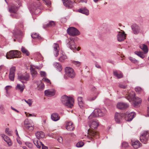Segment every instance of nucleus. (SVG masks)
I'll return each mask as SVG.
<instances>
[{
    "label": "nucleus",
    "mask_w": 149,
    "mask_h": 149,
    "mask_svg": "<svg viewBox=\"0 0 149 149\" xmlns=\"http://www.w3.org/2000/svg\"><path fill=\"white\" fill-rule=\"evenodd\" d=\"M135 94L134 92L132 91L126 97V98L130 102H133V105L134 107H137L141 102V100L140 98L135 97Z\"/></svg>",
    "instance_id": "obj_1"
},
{
    "label": "nucleus",
    "mask_w": 149,
    "mask_h": 149,
    "mask_svg": "<svg viewBox=\"0 0 149 149\" xmlns=\"http://www.w3.org/2000/svg\"><path fill=\"white\" fill-rule=\"evenodd\" d=\"M61 100L62 103L68 108H71L73 107L74 100L72 97L64 95L61 97Z\"/></svg>",
    "instance_id": "obj_2"
},
{
    "label": "nucleus",
    "mask_w": 149,
    "mask_h": 149,
    "mask_svg": "<svg viewBox=\"0 0 149 149\" xmlns=\"http://www.w3.org/2000/svg\"><path fill=\"white\" fill-rule=\"evenodd\" d=\"M106 113V110L105 109H95L92 113L88 117V118L91 119L92 117H96L98 116H103L105 115Z\"/></svg>",
    "instance_id": "obj_3"
},
{
    "label": "nucleus",
    "mask_w": 149,
    "mask_h": 149,
    "mask_svg": "<svg viewBox=\"0 0 149 149\" xmlns=\"http://www.w3.org/2000/svg\"><path fill=\"white\" fill-rule=\"evenodd\" d=\"M20 52L16 50H13L7 52L6 55V57L7 59H12L15 58H20Z\"/></svg>",
    "instance_id": "obj_4"
},
{
    "label": "nucleus",
    "mask_w": 149,
    "mask_h": 149,
    "mask_svg": "<svg viewBox=\"0 0 149 149\" xmlns=\"http://www.w3.org/2000/svg\"><path fill=\"white\" fill-rule=\"evenodd\" d=\"M65 74L64 76L65 79H67V78L66 76L71 78H73L75 76V72L72 68L66 67L65 69Z\"/></svg>",
    "instance_id": "obj_5"
},
{
    "label": "nucleus",
    "mask_w": 149,
    "mask_h": 149,
    "mask_svg": "<svg viewBox=\"0 0 149 149\" xmlns=\"http://www.w3.org/2000/svg\"><path fill=\"white\" fill-rule=\"evenodd\" d=\"M24 125L26 129L29 132H32L34 128V124L33 122L27 119L25 120Z\"/></svg>",
    "instance_id": "obj_6"
},
{
    "label": "nucleus",
    "mask_w": 149,
    "mask_h": 149,
    "mask_svg": "<svg viewBox=\"0 0 149 149\" xmlns=\"http://www.w3.org/2000/svg\"><path fill=\"white\" fill-rule=\"evenodd\" d=\"M67 31L69 35L72 36H77L80 34L79 31L77 29L72 27L68 28Z\"/></svg>",
    "instance_id": "obj_7"
},
{
    "label": "nucleus",
    "mask_w": 149,
    "mask_h": 149,
    "mask_svg": "<svg viewBox=\"0 0 149 149\" xmlns=\"http://www.w3.org/2000/svg\"><path fill=\"white\" fill-rule=\"evenodd\" d=\"M88 137L91 141L93 140V137L96 139L99 138L98 133L94 131L91 130V129H89L88 130Z\"/></svg>",
    "instance_id": "obj_8"
},
{
    "label": "nucleus",
    "mask_w": 149,
    "mask_h": 149,
    "mask_svg": "<svg viewBox=\"0 0 149 149\" xmlns=\"http://www.w3.org/2000/svg\"><path fill=\"white\" fill-rule=\"evenodd\" d=\"M149 139V133L147 131H144L140 137V141L144 143H146Z\"/></svg>",
    "instance_id": "obj_9"
},
{
    "label": "nucleus",
    "mask_w": 149,
    "mask_h": 149,
    "mask_svg": "<svg viewBox=\"0 0 149 149\" xmlns=\"http://www.w3.org/2000/svg\"><path fill=\"white\" fill-rule=\"evenodd\" d=\"M15 70L16 68L15 66L12 67L10 69L9 77L11 81H14V80Z\"/></svg>",
    "instance_id": "obj_10"
},
{
    "label": "nucleus",
    "mask_w": 149,
    "mask_h": 149,
    "mask_svg": "<svg viewBox=\"0 0 149 149\" xmlns=\"http://www.w3.org/2000/svg\"><path fill=\"white\" fill-rule=\"evenodd\" d=\"M67 46L71 49L76 50L77 49L76 46L74 41L72 39H70L68 40V42L67 43Z\"/></svg>",
    "instance_id": "obj_11"
},
{
    "label": "nucleus",
    "mask_w": 149,
    "mask_h": 149,
    "mask_svg": "<svg viewBox=\"0 0 149 149\" xmlns=\"http://www.w3.org/2000/svg\"><path fill=\"white\" fill-rule=\"evenodd\" d=\"M124 116V114L123 113H116L115 115V119L116 123H120Z\"/></svg>",
    "instance_id": "obj_12"
},
{
    "label": "nucleus",
    "mask_w": 149,
    "mask_h": 149,
    "mask_svg": "<svg viewBox=\"0 0 149 149\" xmlns=\"http://www.w3.org/2000/svg\"><path fill=\"white\" fill-rule=\"evenodd\" d=\"M18 7L16 5L12 4L9 6L8 10L10 13H15L18 10Z\"/></svg>",
    "instance_id": "obj_13"
},
{
    "label": "nucleus",
    "mask_w": 149,
    "mask_h": 149,
    "mask_svg": "<svg viewBox=\"0 0 149 149\" xmlns=\"http://www.w3.org/2000/svg\"><path fill=\"white\" fill-rule=\"evenodd\" d=\"M131 28L133 33L134 34H138L140 30L139 27L136 24H134L131 26Z\"/></svg>",
    "instance_id": "obj_14"
},
{
    "label": "nucleus",
    "mask_w": 149,
    "mask_h": 149,
    "mask_svg": "<svg viewBox=\"0 0 149 149\" xmlns=\"http://www.w3.org/2000/svg\"><path fill=\"white\" fill-rule=\"evenodd\" d=\"M29 75L28 74H24L19 75H18V79L22 82L24 83V82L22 80H24L25 81H28L29 79Z\"/></svg>",
    "instance_id": "obj_15"
},
{
    "label": "nucleus",
    "mask_w": 149,
    "mask_h": 149,
    "mask_svg": "<svg viewBox=\"0 0 149 149\" xmlns=\"http://www.w3.org/2000/svg\"><path fill=\"white\" fill-rule=\"evenodd\" d=\"M132 146L135 149H137L141 147L142 145L138 140H132Z\"/></svg>",
    "instance_id": "obj_16"
},
{
    "label": "nucleus",
    "mask_w": 149,
    "mask_h": 149,
    "mask_svg": "<svg viewBox=\"0 0 149 149\" xmlns=\"http://www.w3.org/2000/svg\"><path fill=\"white\" fill-rule=\"evenodd\" d=\"M117 107L118 109H125L127 108L129 105L127 103L120 102L117 104Z\"/></svg>",
    "instance_id": "obj_17"
},
{
    "label": "nucleus",
    "mask_w": 149,
    "mask_h": 149,
    "mask_svg": "<svg viewBox=\"0 0 149 149\" xmlns=\"http://www.w3.org/2000/svg\"><path fill=\"white\" fill-rule=\"evenodd\" d=\"M65 128L68 131H71L73 130L74 127L72 123L69 121L66 123Z\"/></svg>",
    "instance_id": "obj_18"
},
{
    "label": "nucleus",
    "mask_w": 149,
    "mask_h": 149,
    "mask_svg": "<svg viewBox=\"0 0 149 149\" xmlns=\"http://www.w3.org/2000/svg\"><path fill=\"white\" fill-rule=\"evenodd\" d=\"M99 125V123L97 120H93L89 124V126L91 129H95L97 128Z\"/></svg>",
    "instance_id": "obj_19"
},
{
    "label": "nucleus",
    "mask_w": 149,
    "mask_h": 149,
    "mask_svg": "<svg viewBox=\"0 0 149 149\" xmlns=\"http://www.w3.org/2000/svg\"><path fill=\"white\" fill-rule=\"evenodd\" d=\"M55 91L53 89H48L45 91V95L48 97L53 96L55 94Z\"/></svg>",
    "instance_id": "obj_20"
},
{
    "label": "nucleus",
    "mask_w": 149,
    "mask_h": 149,
    "mask_svg": "<svg viewBox=\"0 0 149 149\" xmlns=\"http://www.w3.org/2000/svg\"><path fill=\"white\" fill-rule=\"evenodd\" d=\"M64 5L68 8H71L73 6V3L70 0H63Z\"/></svg>",
    "instance_id": "obj_21"
},
{
    "label": "nucleus",
    "mask_w": 149,
    "mask_h": 149,
    "mask_svg": "<svg viewBox=\"0 0 149 149\" xmlns=\"http://www.w3.org/2000/svg\"><path fill=\"white\" fill-rule=\"evenodd\" d=\"M125 36L124 33H122L120 32H118L117 36L118 40V41H123L125 39Z\"/></svg>",
    "instance_id": "obj_22"
},
{
    "label": "nucleus",
    "mask_w": 149,
    "mask_h": 149,
    "mask_svg": "<svg viewBox=\"0 0 149 149\" xmlns=\"http://www.w3.org/2000/svg\"><path fill=\"white\" fill-rule=\"evenodd\" d=\"M78 12L86 15H89V10L86 7H82L78 9Z\"/></svg>",
    "instance_id": "obj_23"
},
{
    "label": "nucleus",
    "mask_w": 149,
    "mask_h": 149,
    "mask_svg": "<svg viewBox=\"0 0 149 149\" xmlns=\"http://www.w3.org/2000/svg\"><path fill=\"white\" fill-rule=\"evenodd\" d=\"M135 113L134 112H131L129 113L126 117V120L128 121H131L134 117Z\"/></svg>",
    "instance_id": "obj_24"
},
{
    "label": "nucleus",
    "mask_w": 149,
    "mask_h": 149,
    "mask_svg": "<svg viewBox=\"0 0 149 149\" xmlns=\"http://www.w3.org/2000/svg\"><path fill=\"white\" fill-rule=\"evenodd\" d=\"M1 136L4 140L7 142L9 146L12 145L11 141L9 137L4 134L1 135Z\"/></svg>",
    "instance_id": "obj_25"
},
{
    "label": "nucleus",
    "mask_w": 149,
    "mask_h": 149,
    "mask_svg": "<svg viewBox=\"0 0 149 149\" xmlns=\"http://www.w3.org/2000/svg\"><path fill=\"white\" fill-rule=\"evenodd\" d=\"M35 135L38 139L43 138L45 136V134L42 131H38L35 133Z\"/></svg>",
    "instance_id": "obj_26"
},
{
    "label": "nucleus",
    "mask_w": 149,
    "mask_h": 149,
    "mask_svg": "<svg viewBox=\"0 0 149 149\" xmlns=\"http://www.w3.org/2000/svg\"><path fill=\"white\" fill-rule=\"evenodd\" d=\"M51 118L53 120L56 121L59 119L60 117L58 116L57 113H54L52 114Z\"/></svg>",
    "instance_id": "obj_27"
},
{
    "label": "nucleus",
    "mask_w": 149,
    "mask_h": 149,
    "mask_svg": "<svg viewBox=\"0 0 149 149\" xmlns=\"http://www.w3.org/2000/svg\"><path fill=\"white\" fill-rule=\"evenodd\" d=\"M33 143L38 148H40L42 146V143L39 141L38 140L36 139H34L33 140Z\"/></svg>",
    "instance_id": "obj_28"
},
{
    "label": "nucleus",
    "mask_w": 149,
    "mask_h": 149,
    "mask_svg": "<svg viewBox=\"0 0 149 149\" xmlns=\"http://www.w3.org/2000/svg\"><path fill=\"white\" fill-rule=\"evenodd\" d=\"M54 48V54L55 56L57 57L58 55L59 47L58 45L57 44H55Z\"/></svg>",
    "instance_id": "obj_29"
},
{
    "label": "nucleus",
    "mask_w": 149,
    "mask_h": 149,
    "mask_svg": "<svg viewBox=\"0 0 149 149\" xmlns=\"http://www.w3.org/2000/svg\"><path fill=\"white\" fill-rule=\"evenodd\" d=\"M139 47L144 52V53L146 54L148 52V48L147 46L144 44H141L139 46Z\"/></svg>",
    "instance_id": "obj_30"
},
{
    "label": "nucleus",
    "mask_w": 149,
    "mask_h": 149,
    "mask_svg": "<svg viewBox=\"0 0 149 149\" xmlns=\"http://www.w3.org/2000/svg\"><path fill=\"white\" fill-rule=\"evenodd\" d=\"M54 65L55 67L56 68L57 70L60 72L62 70V67L61 65L59 63L55 62L54 64Z\"/></svg>",
    "instance_id": "obj_31"
},
{
    "label": "nucleus",
    "mask_w": 149,
    "mask_h": 149,
    "mask_svg": "<svg viewBox=\"0 0 149 149\" xmlns=\"http://www.w3.org/2000/svg\"><path fill=\"white\" fill-rule=\"evenodd\" d=\"M32 77L34 78L36 76L37 72L31 66L30 69Z\"/></svg>",
    "instance_id": "obj_32"
},
{
    "label": "nucleus",
    "mask_w": 149,
    "mask_h": 149,
    "mask_svg": "<svg viewBox=\"0 0 149 149\" xmlns=\"http://www.w3.org/2000/svg\"><path fill=\"white\" fill-rule=\"evenodd\" d=\"M55 25V22L53 21H49L48 24L44 25L43 27L45 28L46 27L54 26Z\"/></svg>",
    "instance_id": "obj_33"
},
{
    "label": "nucleus",
    "mask_w": 149,
    "mask_h": 149,
    "mask_svg": "<svg viewBox=\"0 0 149 149\" xmlns=\"http://www.w3.org/2000/svg\"><path fill=\"white\" fill-rule=\"evenodd\" d=\"M134 53L142 59H143L145 57V56L142 52L136 51L134 52Z\"/></svg>",
    "instance_id": "obj_34"
},
{
    "label": "nucleus",
    "mask_w": 149,
    "mask_h": 149,
    "mask_svg": "<svg viewBox=\"0 0 149 149\" xmlns=\"http://www.w3.org/2000/svg\"><path fill=\"white\" fill-rule=\"evenodd\" d=\"M21 51L23 54H25L26 56H29V51L23 47H22Z\"/></svg>",
    "instance_id": "obj_35"
},
{
    "label": "nucleus",
    "mask_w": 149,
    "mask_h": 149,
    "mask_svg": "<svg viewBox=\"0 0 149 149\" xmlns=\"http://www.w3.org/2000/svg\"><path fill=\"white\" fill-rule=\"evenodd\" d=\"M22 32L19 30H17V31H15L14 32V34L15 35V38H16V36L17 35H19L20 36H22Z\"/></svg>",
    "instance_id": "obj_36"
},
{
    "label": "nucleus",
    "mask_w": 149,
    "mask_h": 149,
    "mask_svg": "<svg viewBox=\"0 0 149 149\" xmlns=\"http://www.w3.org/2000/svg\"><path fill=\"white\" fill-rule=\"evenodd\" d=\"M31 37L34 39H36L38 38L39 39H40L41 38V37L39 36V35L37 34V33H35L34 34H32L31 35Z\"/></svg>",
    "instance_id": "obj_37"
},
{
    "label": "nucleus",
    "mask_w": 149,
    "mask_h": 149,
    "mask_svg": "<svg viewBox=\"0 0 149 149\" xmlns=\"http://www.w3.org/2000/svg\"><path fill=\"white\" fill-rule=\"evenodd\" d=\"M113 75L118 78H120L123 77V75L122 74H118L116 71H113Z\"/></svg>",
    "instance_id": "obj_38"
},
{
    "label": "nucleus",
    "mask_w": 149,
    "mask_h": 149,
    "mask_svg": "<svg viewBox=\"0 0 149 149\" xmlns=\"http://www.w3.org/2000/svg\"><path fill=\"white\" fill-rule=\"evenodd\" d=\"M97 95H95L94 97H92L91 96H88L87 97V100L89 101H92L94 100L97 97Z\"/></svg>",
    "instance_id": "obj_39"
},
{
    "label": "nucleus",
    "mask_w": 149,
    "mask_h": 149,
    "mask_svg": "<svg viewBox=\"0 0 149 149\" xmlns=\"http://www.w3.org/2000/svg\"><path fill=\"white\" fill-rule=\"evenodd\" d=\"M33 11H34V12L36 14H38L41 11L40 9L37 7H35V8H33Z\"/></svg>",
    "instance_id": "obj_40"
},
{
    "label": "nucleus",
    "mask_w": 149,
    "mask_h": 149,
    "mask_svg": "<svg viewBox=\"0 0 149 149\" xmlns=\"http://www.w3.org/2000/svg\"><path fill=\"white\" fill-rule=\"evenodd\" d=\"M16 88L19 89L21 92H22L24 90V87L23 86H21L20 84H17Z\"/></svg>",
    "instance_id": "obj_41"
},
{
    "label": "nucleus",
    "mask_w": 149,
    "mask_h": 149,
    "mask_svg": "<svg viewBox=\"0 0 149 149\" xmlns=\"http://www.w3.org/2000/svg\"><path fill=\"white\" fill-rule=\"evenodd\" d=\"M135 91L139 93H141V92L143 91V90L141 88L139 87H138L135 88Z\"/></svg>",
    "instance_id": "obj_42"
},
{
    "label": "nucleus",
    "mask_w": 149,
    "mask_h": 149,
    "mask_svg": "<svg viewBox=\"0 0 149 149\" xmlns=\"http://www.w3.org/2000/svg\"><path fill=\"white\" fill-rule=\"evenodd\" d=\"M129 60L133 63H136L138 62V61L135 58L132 57H130L129 58Z\"/></svg>",
    "instance_id": "obj_43"
},
{
    "label": "nucleus",
    "mask_w": 149,
    "mask_h": 149,
    "mask_svg": "<svg viewBox=\"0 0 149 149\" xmlns=\"http://www.w3.org/2000/svg\"><path fill=\"white\" fill-rule=\"evenodd\" d=\"M84 145L83 142L81 141H79L76 144V146L77 147H81L82 146Z\"/></svg>",
    "instance_id": "obj_44"
},
{
    "label": "nucleus",
    "mask_w": 149,
    "mask_h": 149,
    "mask_svg": "<svg viewBox=\"0 0 149 149\" xmlns=\"http://www.w3.org/2000/svg\"><path fill=\"white\" fill-rule=\"evenodd\" d=\"M128 146L129 145L128 143L126 142H123L122 144V146L123 148H126L128 147Z\"/></svg>",
    "instance_id": "obj_45"
},
{
    "label": "nucleus",
    "mask_w": 149,
    "mask_h": 149,
    "mask_svg": "<svg viewBox=\"0 0 149 149\" xmlns=\"http://www.w3.org/2000/svg\"><path fill=\"white\" fill-rule=\"evenodd\" d=\"M24 101L25 102L28 104L29 106H31L32 104V100L29 99L27 100H24Z\"/></svg>",
    "instance_id": "obj_46"
},
{
    "label": "nucleus",
    "mask_w": 149,
    "mask_h": 149,
    "mask_svg": "<svg viewBox=\"0 0 149 149\" xmlns=\"http://www.w3.org/2000/svg\"><path fill=\"white\" fill-rule=\"evenodd\" d=\"M4 106L3 105H1L0 106V110L2 114H4L5 113L4 112Z\"/></svg>",
    "instance_id": "obj_47"
},
{
    "label": "nucleus",
    "mask_w": 149,
    "mask_h": 149,
    "mask_svg": "<svg viewBox=\"0 0 149 149\" xmlns=\"http://www.w3.org/2000/svg\"><path fill=\"white\" fill-rule=\"evenodd\" d=\"M66 56H61L59 58V61L61 62H63L64 59H66Z\"/></svg>",
    "instance_id": "obj_48"
},
{
    "label": "nucleus",
    "mask_w": 149,
    "mask_h": 149,
    "mask_svg": "<svg viewBox=\"0 0 149 149\" xmlns=\"http://www.w3.org/2000/svg\"><path fill=\"white\" fill-rule=\"evenodd\" d=\"M42 80L44 81L45 82L49 84H50L51 83L50 80L47 78H43Z\"/></svg>",
    "instance_id": "obj_49"
},
{
    "label": "nucleus",
    "mask_w": 149,
    "mask_h": 149,
    "mask_svg": "<svg viewBox=\"0 0 149 149\" xmlns=\"http://www.w3.org/2000/svg\"><path fill=\"white\" fill-rule=\"evenodd\" d=\"M78 104L79 107L81 109H83L84 104L83 102L78 103Z\"/></svg>",
    "instance_id": "obj_50"
},
{
    "label": "nucleus",
    "mask_w": 149,
    "mask_h": 149,
    "mask_svg": "<svg viewBox=\"0 0 149 149\" xmlns=\"http://www.w3.org/2000/svg\"><path fill=\"white\" fill-rule=\"evenodd\" d=\"M40 74L42 77H45L46 76V74L45 72L42 71H40Z\"/></svg>",
    "instance_id": "obj_51"
},
{
    "label": "nucleus",
    "mask_w": 149,
    "mask_h": 149,
    "mask_svg": "<svg viewBox=\"0 0 149 149\" xmlns=\"http://www.w3.org/2000/svg\"><path fill=\"white\" fill-rule=\"evenodd\" d=\"M57 140L60 143H62L63 141V139L61 136H59Z\"/></svg>",
    "instance_id": "obj_52"
},
{
    "label": "nucleus",
    "mask_w": 149,
    "mask_h": 149,
    "mask_svg": "<svg viewBox=\"0 0 149 149\" xmlns=\"http://www.w3.org/2000/svg\"><path fill=\"white\" fill-rule=\"evenodd\" d=\"M119 86L120 87L123 88H125L126 87V86L120 83L119 84Z\"/></svg>",
    "instance_id": "obj_53"
},
{
    "label": "nucleus",
    "mask_w": 149,
    "mask_h": 149,
    "mask_svg": "<svg viewBox=\"0 0 149 149\" xmlns=\"http://www.w3.org/2000/svg\"><path fill=\"white\" fill-rule=\"evenodd\" d=\"M74 64L76 65L78 67L80 65V63L79 62L77 61H74Z\"/></svg>",
    "instance_id": "obj_54"
},
{
    "label": "nucleus",
    "mask_w": 149,
    "mask_h": 149,
    "mask_svg": "<svg viewBox=\"0 0 149 149\" xmlns=\"http://www.w3.org/2000/svg\"><path fill=\"white\" fill-rule=\"evenodd\" d=\"M82 100V97H78V102L79 103L80 102H83Z\"/></svg>",
    "instance_id": "obj_55"
},
{
    "label": "nucleus",
    "mask_w": 149,
    "mask_h": 149,
    "mask_svg": "<svg viewBox=\"0 0 149 149\" xmlns=\"http://www.w3.org/2000/svg\"><path fill=\"white\" fill-rule=\"evenodd\" d=\"M26 145L28 147L30 148H32V145L30 143H26Z\"/></svg>",
    "instance_id": "obj_56"
},
{
    "label": "nucleus",
    "mask_w": 149,
    "mask_h": 149,
    "mask_svg": "<svg viewBox=\"0 0 149 149\" xmlns=\"http://www.w3.org/2000/svg\"><path fill=\"white\" fill-rule=\"evenodd\" d=\"M27 117H30V116H35L34 115V113L32 114H26V115Z\"/></svg>",
    "instance_id": "obj_57"
},
{
    "label": "nucleus",
    "mask_w": 149,
    "mask_h": 149,
    "mask_svg": "<svg viewBox=\"0 0 149 149\" xmlns=\"http://www.w3.org/2000/svg\"><path fill=\"white\" fill-rule=\"evenodd\" d=\"M42 149H47L48 148L47 147L45 146L43 144H42Z\"/></svg>",
    "instance_id": "obj_58"
},
{
    "label": "nucleus",
    "mask_w": 149,
    "mask_h": 149,
    "mask_svg": "<svg viewBox=\"0 0 149 149\" xmlns=\"http://www.w3.org/2000/svg\"><path fill=\"white\" fill-rule=\"evenodd\" d=\"M91 91L95 92L96 91V88L94 87H93L91 88Z\"/></svg>",
    "instance_id": "obj_59"
},
{
    "label": "nucleus",
    "mask_w": 149,
    "mask_h": 149,
    "mask_svg": "<svg viewBox=\"0 0 149 149\" xmlns=\"http://www.w3.org/2000/svg\"><path fill=\"white\" fill-rule=\"evenodd\" d=\"M45 2L48 5H49L51 4L50 1L49 0H47V1H46V2Z\"/></svg>",
    "instance_id": "obj_60"
},
{
    "label": "nucleus",
    "mask_w": 149,
    "mask_h": 149,
    "mask_svg": "<svg viewBox=\"0 0 149 149\" xmlns=\"http://www.w3.org/2000/svg\"><path fill=\"white\" fill-rule=\"evenodd\" d=\"M11 109L12 110H14L15 111L17 112V113H19V111L17 110V109H15L13 107H11Z\"/></svg>",
    "instance_id": "obj_61"
},
{
    "label": "nucleus",
    "mask_w": 149,
    "mask_h": 149,
    "mask_svg": "<svg viewBox=\"0 0 149 149\" xmlns=\"http://www.w3.org/2000/svg\"><path fill=\"white\" fill-rule=\"evenodd\" d=\"M9 129L8 128H6V133H8L9 134H10V133L8 131Z\"/></svg>",
    "instance_id": "obj_62"
},
{
    "label": "nucleus",
    "mask_w": 149,
    "mask_h": 149,
    "mask_svg": "<svg viewBox=\"0 0 149 149\" xmlns=\"http://www.w3.org/2000/svg\"><path fill=\"white\" fill-rule=\"evenodd\" d=\"M95 67L96 68H101V66L100 65H96Z\"/></svg>",
    "instance_id": "obj_63"
},
{
    "label": "nucleus",
    "mask_w": 149,
    "mask_h": 149,
    "mask_svg": "<svg viewBox=\"0 0 149 149\" xmlns=\"http://www.w3.org/2000/svg\"><path fill=\"white\" fill-rule=\"evenodd\" d=\"M147 115L149 116V107H148Z\"/></svg>",
    "instance_id": "obj_64"
}]
</instances>
